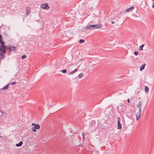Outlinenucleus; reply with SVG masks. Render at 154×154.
I'll list each match as a JSON object with an SVG mask.
<instances>
[{
	"label": "nucleus",
	"instance_id": "4",
	"mask_svg": "<svg viewBox=\"0 0 154 154\" xmlns=\"http://www.w3.org/2000/svg\"><path fill=\"white\" fill-rule=\"evenodd\" d=\"M40 128V126L38 124H36L35 125V126L34 127H33L32 128V130L34 132H36V129H39Z\"/></svg>",
	"mask_w": 154,
	"mask_h": 154
},
{
	"label": "nucleus",
	"instance_id": "29",
	"mask_svg": "<svg viewBox=\"0 0 154 154\" xmlns=\"http://www.w3.org/2000/svg\"><path fill=\"white\" fill-rule=\"evenodd\" d=\"M114 23H115V22H114V21H112L111 22V23H112V24H114Z\"/></svg>",
	"mask_w": 154,
	"mask_h": 154
},
{
	"label": "nucleus",
	"instance_id": "19",
	"mask_svg": "<svg viewBox=\"0 0 154 154\" xmlns=\"http://www.w3.org/2000/svg\"><path fill=\"white\" fill-rule=\"evenodd\" d=\"M61 71L63 73H66V69H63V70H62Z\"/></svg>",
	"mask_w": 154,
	"mask_h": 154
},
{
	"label": "nucleus",
	"instance_id": "23",
	"mask_svg": "<svg viewBox=\"0 0 154 154\" xmlns=\"http://www.w3.org/2000/svg\"><path fill=\"white\" fill-rule=\"evenodd\" d=\"M10 83V84L13 85H15L16 83V82H12V83Z\"/></svg>",
	"mask_w": 154,
	"mask_h": 154
},
{
	"label": "nucleus",
	"instance_id": "5",
	"mask_svg": "<svg viewBox=\"0 0 154 154\" xmlns=\"http://www.w3.org/2000/svg\"><path fill=\"white\" fill-rule=\"evenodd\" d=\"M117 124H118V129H120L122 128V125L120 123V118L118 117L117 118Z\"/></svg>",
	"mask_w": 154,
	"mask_h": 154
},
{
	"label": "nucleus",
	"instance_id": "16",
	"mask_svg": "<svg viewBox=\"0 0 154 154\" xmlns=\"http://www.w3.org/2000/svg\"><path fill=\"white\" fill-rule=\"evenodd\" d=\"M144 44H142L141 46H140L139 47V50H143V48L144 46Z\"/></svg>",
	"mask_w": 154,
	"mask_h": 154
},
{
	"label": "nucleus",
	"instance_id": "2",
	"mask_svg": "<svg viewBox=\"0 0 154 154\" xmlns=\"http://www.w3.org/2000/svg\"><path fill=\"white\" fill-rule=\"evenodd\" d=\"M143 102L142 100H139L137 106V107L139 108L138 112L136 114V119L137 121H138L141 117V106L143 105Z\"/></svg>",
	"mask_w": 154,
	"mask_h": 154
},
{
	"label": "nucleus",
	"instance_id": "7",
	"mask_svg": "<svg viewBox=\"0 0 154 154\" xmlns=\"http://www.w3.org/2000/svg\"><path fill=\"white\" fill-rule=\"evenodd\" d=\"M26 16L28 15L30 13V8L29 7L26 8Z\"/></svg>",
	"mask_w": 154,
	"mask_h": 154
},
{
	"label": "nucleus",
	"instance_id": "17",
	"mask_svg": "<svg viewBox=\"0 0 154 154\" xmlns=\"http://www.w3.org/2000/svg\"><path fill=\"white\" fill-rule=\"evenodd\" d=\"M84 74L82 72L80 73L78 76V77L79 78H81L83 75Z\"/></svg>",
	"mask_w": 154,
	"mask_h": 154
},
{
	"label": "nucleus",
	"instance_id": "27",
	"mask_svg": "<svg viewBox=\"0 0 154 154\" xmlns=\"http://www.w3.org/2000/svg\"><path fill=\"white\" fill-rule=\"evenodd\" d=\"M127 102L128 103H129L130 102V100H129V98H128L127 100Z\"/></svg>",
	"mask_w": 154,
	"mask_h": 154
},
{
	"label": "nucleus",
	"instance_id": "14",
	"mask_svg": "<svg viewBox=\"0 0 154 154\" xmlns=\"http://www.w3.org/2000/svg\"><path fill=\"white\" fill-rule=\"evenodd\" d=\"M145 92L146 93H148L149 91V88L147 86H146L145 87Z\"/></svg>",
	"mask_w": 154,
	"mask_h": 154
},
{
	"label": "nucleus",
	"instance_id": "1",
	"mask_svg": "<svg viewBox=\"0 0 154 154\" xmlns=\"http://www.w3.org/2000/svg\"><path fill=\"white\" fill-rule=\"evenodd\" d=\"M0 43L1 45L2 46V48L0 49V51L2 52V53H6V51L10 50V47H8V46H6L5 45V42L3 41L2 35L0 34Z\"/></svg>",
	"mask_w": 154,
	"mask_h": 154
},
{
	"label": "nucleus",
	"instance_id": "12",
	"mask_svg": "<svg viewBox=\"0 0 154 154\" xmlns=\"http://www.w3.org/2000/svg\"><path fill=\"white\" fill-rule=\"evenodd\" d=\"M145 66V64H144L142 65L141 66L140 68V70L141 71L142 70H143L144 69Z\"/></svg>",
	"mask_w": 154,
	"mask_h": 154
},
{
	"label": "nucleus",
	"instance_id": "8",
	"mask_svg": "<svg viewBox=\"0 0 154 154\" xmlns=\"http://www.w3.org/2000/svg\"><path fill=\"white\" fill-rule=\"evenodd\" d=\"M8 47H10V50H8L9 51H14L16 50V47L13 46L9 45Z\"/></svg>",
	"mask_w": 154,
	"mask_h": 154
},
{
	"label": "nucleus",
	"instance_id": "11",
	"mask_svg": "<svg viewBox=\"0 0 154 154\" xmlns=\"http://www.w3.org/2000/svg\"><path fill=\"white\" fill-rule=\"evenodd\" d=\"M23 144V142L22 141H20L18 143L16 144V146L17 147H19L21 146Z\"/></svg>",
	"mask_w": 154,
	"mask_h": 154
},
{
	"label": "nucleus",
	"instance_id": "10",
	"mask_svg": "<svg viewBox=\"0 0 154 154\" xmlns=\"http://www.w3.org/2000/svg\"><path fill=\"white\" fill-rule=\"evenodd\" d=\"M134 7L132 6L131 7L127 9L126 10V12H129L130 11H131V10L134 9Z\"/></svg>",
	"mask_w": 154,
	"mask_h": 154
},
{
	"label": "nucleus",
	"instance_id": "9",
	"mask_svg": "<svg viewBox=\"0 0 154 154\" xmlns=\"http://www.w3.org/2000/svg\"><path fill=\"white\" fill-rule=\"evenodd\" d=\"M10 84V83H9L8 84L6 85L5 87L2 88V90H7L8 88L9 85Z\"/></svg>",
	"mask_w": 154,
	"mask_h": 154
},
{
	"label": "nucleus",
	"instance_id": "6",
	"mask_svg": "<svg viewBox=\"0 0 154 154\" xmlns=\"http://www.w3.org/2000/svg\"><path fill=\"white\" fill-rule=\"evenodd\" d=\"M41 8L46 10H47L49 8L48 4H43L41 5Z\"/></svg>",
	"mask_w": 154,
	"mask_h": 154
},
{
	"label": "nucleus",
	"instance_id": "24",
	"mask_svg": "<svg viewBox=\"0 0 154 154\" xmlns=\"http://www.w3.org/2000/svg\"><path fill=\"white\" fill-rule=\"evenodd\" d=\"M123 105H124L123 104L121 103V104H120L119 106L122 107V106H123Z\"/></svg>",
	"mask_w": 154,
	"mask_h": 154
},
{
	"label": "nucleus",
	"instance_id": "31",
	"mask_svg": "<svg viewBox=\"0 0 154 154\" xmlns=\"http://www.w3.org/2000/svg\"><path fill=\"white\" fill-rule=\"evenodd\" d=\"M152 7L154 8V4H153L152 5Z\"/></svg>",
	"mask_w": 154,
	"mask_h": 154
},
{
	"label": "nucleus",
	"instance_id": "3",
	"mask_svg": "<svg viewBox=\"0 0 154 154\" xmlns=\"http://www.w3.org/2000/svg\"><path fill=\"white\" fill-rule=\"evenodd\" d=\"M101 25L100 24H95L91 25L89 24L86 26L85 29L87 30H92L94 29H99L102 28Z\"/></svg>",
	"mask_w": 154,
	"mask_h": 154
},
{
	"label": "nucleus",
	"instance_id": "13",
	"mask_svg": "<svg viewBox=\"0 0 154 154\" xmlns=\"http://www.w3.org/2000/svg\"><path fill=\"white\" fill-rule=\"evenodd\" d=\"M5 55L2 53H0V58L2 59L5 57Z\"/></svg>",
	"mask_w": 154,
	"mask_h": 154
},
{
	"label": "nucleus",
	"instance_id": "30",
	"mask_svg": "<svg viewBox=\"0 0 154 154\" xmlns=\"http://www.w3.org/2000/svg\"><path fill=\"white\" fill-rule=\"evenodd\" d=\"M2 48V46L0 44V49H1V48Z\"/></svg>",
	"mask_w": 154,
	"mask_h": 154
},
{
	"label": "nucleus",
	"instance_id": "18",
	"mask_svg": "<svg viewBox=\"0 0 154 154\" xmlns=\"http://www.w3.org/2000/svg\"><path fill=\"white\" fill-rule=\"evenodd\" d=\"M85 42V40L84 39H81L79 40V42L80 43H83Z\"/></svg>",
	"mask_w": 154,
	"mask_h": 154
},
{
	"label": "nucleus",
	"instance_id": "22",
	"mask_svg": "<svg viewBox=\"0 0 154 154\" xmlns=\"http://www.w3.org/2000/svg\"><path fill=\"white\" fill-rule=\"evenodd\" d=\"M0 112L1 113V115H0V116H3V114H4V112H3L1 110V111Z\"/></svg>",
	"mask_w": 154,
	"mask_h": 154
},
{
	"label": "nucleus",
	"instance_id": "32",
	"mask_svg": "<svg viewBox=\"0 0 154 154\" xmlns=\"http://www.w3.org/2000/svg\"><path fill=\"white\" fill-rule=\"evenodd\" d=\"M70 65V64H69L68 66L67 67L69 66Z\"/></svg>",
	"mask_w": 154,
	"mask_h": 154
},
{
	"label": "nucleus",
	"instance_id": "21",
	"mask_svg": "<svg viewBox=\"0 0 154 154\" xmlns=\"http://www.w3.org/2000/svg\"><path fill=\"white\" fill-rule=\"evenodd\" d=\"M138 54V52L137 51H135L134 53V54L135 55H137Z\"/></svg>",
	"mask_w": 154,
	"mask_h": 154
},
{
	"label": "nucleus",
	"instance_id": "20",
	"mask_svg": "<svg viewBox=\"0 0 154 154\" xmlns=\"http://www.w3.org/2000/svg\"><path fill=\"white\" fill-rule=\"evenodd\" d=\"M26 57L27 56H26V55H22V56H21V58L22 59H24V58H26Z\"/></svg>",
	"mask_w": 154,
	"mask_h": 154
},
{
	"label": "nucleus",
	"instance_id": "28",
	"mask_svg": "<svg viewBox=\"0 0 154 154\" xmlns=\"http://www.w3.org/2000/svg\"><path fill=\"white\" fill-rule=\"evenodd\" d=\"M36 124H35L34 123H32V125H34V126H35V125Z\"/></svg>",
	"mask_w": 154,
	"mask_h": 154
},
{
	"label": "nucleus",
	"instance_id": "15",
	"mask_svg": "<svg viewBox=\"0 0 154 154\" xmlns=\"http://www.w3.org/2000/svg\"><path fill=\"white\" fill-rule=\"evenodd\" d=\"M77 69H76L74 71H73L69 73V75L72 74H74V73H75V72H77Z\"/></svg>",
	"mask_w": 154,
	"mask_h": 154
},
{
	"label": "nucleus",
	"instance_id": "25",
	"mask_svg": "<svg viewBox=\"0 0 154 154\" xmlns=\"http://www.w3.org/2000/svg\"><path fill=\"white\" fill-rule=\"evenodd\" d=\"M82 136H83V139L84 140L85 139V137L84 136V134L83 133L82 134Z\"/></svg>",
	"mask_w": 154,
	"mask_h": 154
},
{
	"label": "nucleus",
	"instance_id": "26",
	"mask_svg": "<svg viewBox=\"0 0 154 154\" xmlns=\"http://www.w3.org/2000/svg\"><path fill=\"white\" fill-rule=\"evenodd\" d=\"M97 64V63H95L94 64H92V67H93V66H95Z\"/></svg>",
	"mask_w": 154,
	"mask_h": 154
}]
</instances>
